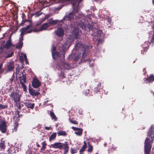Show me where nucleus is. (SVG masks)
I'll return each instance as SVG.
<instances>
[{"instance_id":"a19ab883","label":"nucleus","mask_w":154,"mask_h":154,"mask_svg":"<svg viewBox=\"0 0 154 154\" xmlns=\"http://www.w3.org/2000/svg\"><path fill=\"white\" fill-rule=\"evenodd\" d=\"M152 28L153 30H154V32L150 41V42L151 43H153V42L154 41V25L152 26Z\"/></svg>"},{"instance_id":"338daca9","label":"nucleus","mask_w":154,"mask_h":154,"mask_svg":"<svg viewBox=\"0 0 154 154\" xmlns=\"http://www.w3.org/2000/svg\"><path fill=\"white\" fill-rule=\"evenodd\" d=\"M108 23L110 24V25H111V23H112L111 22V21L109 20H108Z\"/></svg>"},{"instance_id":"2eb2a0df","label":"nucleus","mask_w":154,"mask_h":154,"mask_svg":"<svg viewBox=\"0 0 154 154\" xmlns=\"http://www.w3.org/2000/svg\"><path fill=\"white\" fill-rule=\"evenodd\" d=\"M154 80V75L152 74L150 75L149 76L146 78L145 81L146 83H151Z\"/></svg>"},{"instance_id":"09e8293b","label":"nucleus","mask_w":154,"mask_h":154,"mask_svg":"<svg viewBox=\"0 0 154 154\" xmlns=\"http://www.w3.org/2000/svg\"><path fill=\"white\" fill-rule=\"evenodd\" d=\"M3 65L2 63H0V72H3V70L2 68V67Z\"/></svg>"},{"instance_id":"13d9d810","label":"nucleus","mask_w":154,"mask_h":154,"mask_svg":"<svg viewBox=\"0 0 154 154\" xmlns=\"http://www.w3.org/2000/svg\"><path fill=\"white\" fill-rule=\"evenodd\" d=\"M50 127L46 126L45 127V129L46 130H50Z\"/></svg>"},{"instance_id":"7c9ffc66","label":"nucleus","mask_w":154,"mask_h":154,"mask_svg":"<svg viewBox=\"0 0 154 154\" xmlns=\"http://www.w3.org/2000/svg\"><path fill=\"white\" fill-rule=\"evenodd\" d=\"M56 133H54L51 134L49 138V140L51 141L55 138L56 137Z\"/></svg>"},{"instance_id":"393cba45","label":"nucleus","mask_w":154,"mask_h":154,"mask_svg":"<svg viewBox=\"0 0 154 154\" xmlns=\"http://www.w3.org/2000/svg\"><path fill=\"white\" fill-rule=\"evenodd\" d=\"M52 54L53 58L55 59H56L57 57H60V56L58 52H52Z\"/></svg>"},{"instance_id":"412c9836","label":"nucleus","mask_w":154,"mask_h":154,"mask_svg":"<svg viewBox=\"0 0 154 154\" xmlns=\"http://www.w3.org/2000/svg\"><path fill=\"white\" fill-rule=\"evenodd\" d=\"M48 24L49 25H54L56 24L58 22L57 20H52V19L51 18L48 20Z\"/></svg>"},{"instance_id":"052dcab7","label":"nucleus","mask_w":154,"mask_h":154,"mask_svg":"<svg viewBox=\"0 0 154 154\" xmlns=\"http://www.w3.org/2000/svg\"><path fill=\"white\" fill-rule=\"evenodd\" d=\"M32 32V29H30V30L27 31L26 32L27 33H30Z\"/></svg>"},{"instance_id":"6e6552de","label":"nucleus","mask_w":154,"mask_h":154,"mask_svg":"<svg viewBox=\"0 0 154 154\" xmlns=\"http://www.w3.org/2000/svg\"><path fill=\"white\" fill-rule=\"evenodd\" d=\"M73 29L72 32L73 35L75 39H77L79 37L81 31L76 27H74Z\"/></svg>"},{"instance_id":"58836bf2","label":"nucleus","mask_w":154,"mask_h":154,"mask_svg":"<svg viewBox=\"0 0 154 154\" xmlns=\"http://www.w3.org/2000/svg\"><path fill=\"white\" fill-rule=\"evenodd\" d=\"M14 52L12 51H11L10 54H8L7 56L6 57V58H9L11 57L14 54Z\"/></svg>"},{"instance_id":"2f4dec72","label":"nucleus","mask_w":154,"mask_h":154,"mask_svg":"<svg viewBox=\"0 0 154 154\" xmlns=\"http://www.w3.org/2000/svg\"><path fill=\"white\" fill-rule=\"evenodd\" d=\"M75 47L78 48H81L83 47L84 46L83 44L80 42H76V44L75 45Z\"/></svg>"},{"instance_id":"f03ea898","label":"nucleus","mask_w":154,"mask_h":154,"mask_svg":"<svg viewBox=\"0 0 154 154\" xmlns=\"http://www.w3.org/2000/svg\"><path fill=\"white\" fill-rule=\"evenodd\" d=\"M148 136L150 137L151 140L149 138H146L145 141L144 146L152 147L153 143V139L154 137V125L152 126L148 131Z\"/></svg>"},{"instance_id":"c9c22d12","label":"nucleus","mask_w":154,"mask_h":154,"mask_svg":"<svg viewBox=\"0 0 154 154\" xmlns=\"http://www.w3.org/2000/svg\"><path fill=\"white\" fill-rule=\"evenodd\" d=\"M90 90L89 89H87L86 90H85L82 92V94L85 96L86 95L88 94L89 93Z\"/></svg>"},{"instance_id":"bf43d9fd","label":"nucleus","mask_w":154,"mask_h":154,"mask_svg":"<svg viewBox=\"0 0 154 154\" xmlns=\"http://www.w3.org/2000/svg\"><path fill=\"white\" fill-rule=\"evenodd\" d=\"M23 57H24L25 59V60H26L27 61V57H26V54H23Z\"/></svg>"},{"instance_id":"b1692460","label":"nucleus","mask_w":154,"mask_h":154,"mask_svg":"<svg viewBox=\"0 0 154 154\" xmlns=\"http://www.w3.org/2000/svg\"><path fill=\"white\" fill-rule=\"evenodd\" d=\"M12 44L11 42V39L8 40L5 44V46L6 48H8L12 46Z\"/></svg>"},{"instance_id":"5701e85b","label":"nucleus","mask_w":154,"mask_h":154,"mask_svg":"<svg viewBox=\"0 0 154 154\" xmlns=\"http://www.w3.org/2000/svg\"><path fill=\"white\" fill-rule=\"evenodd\" d=\"M5 141L3 139H2L0 142V148L2 149H5Z\"/></svg>"},{"instance_id":"6ab92c4d","label":"nucleus","mask_w":154,"mask_h":154,"mask_svg":"<svg viewBox=\"0 0 154 154\" xmlns=\"http://www.w3.org/2000/svg\"><path fill=\"white\" fill-rule=\"evenodd\" d=\"M61 65H62L66 69H71L72 68L71 65L69 63L65 62L61 63Z\"/></svg>"},{"instance_id":"4c0bfd02","label":"nucleus","mask_w":154,"mask_h":154,"mask_svg":"<svg viewBox=\"0 0 154 154\" xmlns=\"http://www.w3.org/2000/svg\"><path fill=\"white\" fill-rule=\"evenodd\" d=\"M7 107L8 106L7 105H4L0 104V109H5V108H7Z\"/></svg>"},{"instance_id":"a18cd8bd","label":"nucleus","mask_w":154,"mask_h":154,"mask_svg":"<svg viewBox=\"0 0 154 154\" xmlns=\"http://www.w3.org/2000/svg\"><path fill=\"white\" fill-rule=\"evenodd\" d=\"M28 21V20L27 19H24L22 20V21L20 25H23L25 23Z\"/></svg>"},{"instance_id":"f704fd0d","label":"nucleus","mask_w":154,"mask_h":154,"mask_svg":"<svg viewBox=\"0 0 154 154\" xmlns=\"http://www.w3.org/2000/svg\"><path fill=\"white\" fill-rule=\"evenodd\" d=\"M8 151L9 154H13L15 152L14 149L12 148L9 149L8 150Z\"/></svg>"},{"instance_id":"8fccbe9b","label":"nucleus","mask_w":154,"mask_h":154,"mask_svg":"<svg viewBox=\"0 0 154 154\" xmlns=\"http://www.w3.org/2000/svg\"><path fill=\"white\" fill-rule=\"evenodd\" d=\"M56 48L55 47L53 46L52 48V52H56Z\"/></svg>"},{"instance_id":"39448f33","label":"nucleus","mask_w":154,"mask_h":154,"mask_svg":"<svg viewBox=\"0 0 154 154\" xmlns=\"http://www.w3.org/2000/svg\"><path fill=\"white\" fill-rule=\"evenodd\" d=\"M103 90V88L101 86V83H99L97 85V87H96L94 89V94H97V98L98 99H100L102 97V96L103 94V92L102 91Z\"/></svg>"},{"instance_id":"a211bd4d","label":"nucleus","mask_w":154,"mask_h":154,"mask_svg":"<svg viewBox=\"0 0 154 154\" xmlns=\"http://www.w3.org/2000/svg\"><path fill=\"white\" fill-rule=\"evenodd\" d=\"M19 111L17 110L16 112L17 113V115H18V116L17 115V116H14L13 118V121L15 123H18L20 119L19 117H20V115H19Z\"/></svg>"},{"instance_id":"864d4df0","label":"nucleus","mask_w":154,"mask_h":154,"mask_svg":"<svg viewBox=\"0 0 154 154\" xmlns=\"http://www.w3.org/2000/svg\"><path fill=\"white\" fill-rule=\"evenodd\" d=\"M14 74H13L11 78L10 79L11 82H12L13 81V79H14Z\"/></svg>"},{"instance_id":"0e129e2a","label":"nucleus","mask_w":154,"mask_h":154,"mask_svg":"<svg viewBox=\"0 0 154 154\" xmlns=\"http://www.w3.org/2000/svg\"><path fill=\"white\" fill-rule=\"evenodd\" d=\"M83 146L87 147L86 143L85 141L84 142V145H83Z\"/></svg>"},{"instance_id":"9b49d317","label":"nucleus","mask_w":154,"mask_h":154,"mask_svg":"<svg viewBox=\"0 0 154 154\" xmlns=\"http://www.w3.org/2000/svg\"><path fill=\"white\" fill-rule=\"evenodd\" d=\"M72 129L75 131H77L75 132V133L78 136H81L82 135L83 131V129L82 128H76L73 126L72 127Z\"/></svg>"},{"instance_id":"423d86ee","label":"nucleus","mask_w":154,"mask_h":154,"mask_svg":"<svg viewBox=\"0 0 154 154\" xmlns=\"http://www.w3.org/2000/svg\"><path fill=\"white\" fill-rule=\"evenodd\" d=\"M7 130L6 123L5 120L0 119V131L2 133H5Z\"/></svg>"},{"instance_id":"f3484780","label":"nucleus","mask_w":154,"mask_h":154,"mask_svg":"<svg viewBox=\"0 0 154 154\" xmlns=\"http://www.w3.org/2000/svg\"><path fill=\"white\" fill-rule=\"evenodd\" d=\"M50 25H49L48 23H44L41 27L39 29V30L40 31H42L43 30H45L47 29L49 27Z\"/></svg>"},{"instance_id":"4468645a","label":"nucleus","mask_w":154,"mask_h":154,"mask_svg":"<svg viewBox=\"0 0 154 154\" xmlns=\"http://www.w3.org/2000/svg\"><path fill=\"white\" fill-rule=\"evenodd\" d=\"M149 44L150 43H149V42H146L142 45V46L144 48V49L141 51V53L142 54H144L145 52L149 48Z\"/></svg>"},{"instance_id":"f257e3e1","label":"nucleus","mask_w":154,"mask_h":154,"mask_svg":"<svg viewBox=\"0 0 154 154\" xmlns=\"http://www.w3.org/2000/svg\"><path fill=\"white\" fill-rule=\"evenodd\" d=\"M81 1V0H58L59 2L62 3L67 1H70L72 3V6L73 9V11L72 12L69 13L68 15L65 16L63 19L59 22L63 23L65 21H68V22H66V23H69L71 27L72 26V25H75V24H76L77 25H80L82 29H84L85 30H87L88 29L89 31L91 30L93 31L94 28L92 24L88 23L87 24L84 20H81L80 18H79L77 20L75 18L74 11H77L79 4Z\"/></svg>"},{"instance_id":"c85d7f7f","label":"nucleus","mask_w":154,"mask_h":154,"mask_svg":"<svg viewBox=\"0 0 154 154\" xmlns=\"http://www.w3.org/2000/svg\"><path fill=\"white\" fill-rule=\"evenodd\" d=\"M57 134L58 136H66L67 134L66 131H60L57 132Z\"/></svg>"},{"instance_id":"e433bc0d","label":"nucleus","mask_w":154,"mask_h":154,"mask_svg":"<svg viewBox=\"0 0 154 154\" xmlns=\"http://www.w3.org/2000/svg\"><path fill=\"white\" fill-rule=\"evenodd\" d=\"M71 153L72 154L75 153L77 152V149L75 148H71Z\"/></svg>"},{"instance_id":"1a4fd4ad","label":"nucleus","mask_w":154,"mask_h":154,"mask_svg":"<svg viewBox=\"0 0 154 154\" xmlns=\"http://www.w3.org/2000/svg\"><path fill=\"white\" fill-rule=\"evenodd\" d=\"M41 85V83L39 80L36 78H34L32 82V85L34 88H37L39 87Z\"/></svg>"},{"instance_id":"aec40b11","label":"nucleus","mask_w":154,"mask_h":154,"mask_svg":"<svg viewBox=\"0 0 154 154\" xmlns=\"http://www.w3.org/2000/svg\"><path fill=\"white\" fill-rule=\"evenodd\" d=\"M31 27V26L30 25H27L26 27H23L21 28L20 29V32H22V33H25Z\"/></svg>"},{"instance_id":"4be33fe9","label":"nucleus","mask_w":154,"mask_h":154,"mask_svg":"<svg viewBox=\"0 0 154 154\" xmlns=\"http://www.w3.org/2000/svg\"><path fill=\"white\" fill-rule=\"evenodd\" d=\"M151 149V147L144 146V154H149Z\"/></svg>"},{"instance_id":"3c124183","label":"nucleus","mask_w":154,"mask_h":154,"mask_svg":"<svg viewBox=\"0 0 154 154\" xmlns=\"http://www.w3.org/2000/svg\"><path fill=\"white\" fill-rule=\"evenodd\" d=\"M21 33L20 34V36L21 37V38L20 40H23V36H24V35L25 34L24 33H22V32H21Z\"/></svg>"},{"instance_id":"9d476101","label":"nucleus","mask_w":154,"mask_h":154,"mask_svg":"<svg viewBox=\"0 0 154 154\" xmlns=\"http://www.w3.org/2000/svg\"><path fill=\"white\" fill-rule=\"evenodd\" d=\"M55 33L59 37H61L63 36L64 35V30L61 27L58 28L55 31Z\"/></svg>"},{"instance_id":"e2e57ef3","label":"nucleus","mask_w":154,"mask_h":154,"mask_svg":"<svg viewBox=\"0 0 154 154\" xmlns=\"http://www.w3.org/2000/svg\"><path fill=\"white\" fill-rule=\"evenodd\" d=\"M79 57L76 56L74 59V60L76 61L78 60Z\"/></svg>"},{"instance_id":"774afa93","label":"nucleus","mask_w":154,"mask_h":154,"mask_svg":"<svg viewBox=\"0 0 154 154\" xmlns=\"http://www.w3.org/2000/svg\"><path fill=\"white\" fill-rule=\"evenodd\" d=\"M41 23H42V22H41L40 23H37V24H36V25L37 26H38L40 25Z\"/></svg>"},{"instance_id":"a878e982","label":"nucleus","mask_w":154,"mask_h":154,"mask_svg":"<svg viewBox=\"0 0 154 154\" xmlns=\"http://www.w3.org/2000/svg\"><path fill=\"white\" fill-rule=\"evenodd\" d=\"M23 45V42L22 40H20L17 45L16 47V48L17 49H20L21 48Z\"/></svg>"},{"instance_id":"cd10ccee","label":"nucleus","mask_w":154,"mask_h":154,"mask_svg":"<svg viewBox=\"0 0 154 154\" xmlns=\"http://www.w3.org/2000/svg\"><path fill=\"white\" fill-rule=\"evenodd\" d=\"M50 116L51 117L52 119H54L55 121L57 120V119L54 112L52 111H50Z\"/></svg>"},{"instance_id":"c03bdc74","label":"nucleus","mask_w":154,"mask_h":154,"mask_svg":"<svg viewBox=\"0 0 154 154\" xmlns=\"http://www.w3.org/2000/svg\"><path fill=\"white\" fill-rule=\"evenodd\" d=\"M70 121L72 123L74 124H78V122L75 120H72L71 119H70Z\"/></svg>"},{"instance_id":"79ce46f5","label":"nucleus","mask_w":154,"mask_h":154,"mask_svg":"<svg viewBox=\"0 0 154 154\" xmlns=\"http://www.w3.org/2000/svg\"><path fill=\"white\" fill-rule=\"evenodd\" d=\"M60 77L62 78V79H63L65 77V74L62 71H61V74L60 75Z\"/></svg>"},{"instance_id":"de8ad7c7","label":"nucleus","mask_w":154,"mask_h":154,"mask_svg":"<svg viewBox=\"0 0 154 154\" xmlns=\"http://www.w3.org/2000/svg\"><path fill=\"white\" fill-rule=\"evenodd\" d=\"M32 32H38L39 31H40L39 30V29H32Z\"/></svg>"},{"instance_id":"c756f323","label":"nucleus","mask_w":154,"mask_h":154,"mask_svg":"<svg viewBox=\"0 0 154 154\" xmlns=\"http://www.w3.org/2000/svg\"><path fill=\"white\" fill-rule=\"evenodd\" d=\"M8 70L11 71L14 69V63L13 62H11L8 65Z\"/></svg>"},{"instance_id":"0eeeda50","label":"nucleus","mask_w":154,"mask_h":154,"mask_svg":"<svg viewBox=\"0 0 154 154\" xmlns=\"http://www.w3.org/2000/svg\"><path fill=\"white\" fill-rule=\"evenodd\" d=\"M87 53V51H86V49H84L83 52L82 53V58L86 62L87 61L88 63V64L89 66L90 67H92L94 65V61H93L92 59H88L85 60V57L86 56Z\"/></svg>"},{"instance_id":"7ed1b4c3","label":"nucleus","mask_w":154,"mask_h":154,"mask_svg":"<svg viewBox=\"0 0 154 154\" xmlns=\"http://www.w3.org/2000/svg\"><path fill=\"white\" fill-rule=\"evenodd\" d=\"M51 146L54 149H59L60 150L63 149L64 150L63 154H66L69 151V146L67 142H65L64 143L60 142L55 143L53 144H51Z\"/></svg>"},{"instance_id":"72a5a7b5","label":"nucleus","mask_w":154,"mask_h":154,"mask_svg":"<svg viewBox=\"0 0 154 154\" xmlns=\"http://www.w3.org/2000/svg\"><path fill=\"white\" fill-rule=\"evenodd\" d=\"M46 142L44 141L42 143V146L41 149L42 150L45 149L46 148Z\"/></svg>"},{"instance_id":"37998d69","label":"nucleus","mask_w":154,"mask_h":154,"mask_svg":"<svg viewBox=\"0 0 154 154\" xmlns=\"http://www.w3.org/2000/svg\"><path fill=\"white\" fill-rule=\"evenodd\" d=\"M86 148H87V147L85 146H83L82 147L81 149H80L79 152H80L81 151H83V152H84L85 150L86 149Z\"/></svg>"},{"instance_id":"6e6d98bb","label":"nucleus","mask_w":154,"mask_h":154,"mask_svg":"<svg viewBox=\"0 0 154 154\" xmlns=\"http://www.w3.org/2000/svg\"><path fill=\"white\" fill-rule=\"evenodd\" d=\"M51 16V15L50 14H48L47 15H45V17L46 19H48V18L50 17Z\"/></svg>"},{"instance_id":"f8f14e48","label":"nucleus","mask_w":154,"mask_h":154,"mask_svg":"<svg viewBox=\"0 0 154 154\" xmlns=\"http://www.w3.org/2000/svg\"><path fill=\"white\" fill-rule=\"evenodd\" d=\"M29 94L32 97L35 96H37L40 94V93L37 91H36L35 90L32 88L30 89V87L29 88Z\"/></svg>"},{"instance_id":"bb28decb","label":"nucleus","mask_w":154,"mask_h":154,"mask_svg":"<svg viewBox=\"0 0 154 154\" xmlns=\"http://www.w3.org/2000/svg\"><path fill=\"white\" fill-rule=\"evenodd\" d=\"M88 148L87 151L88 152H91L93 150V146L89 142H88Z\"/></svg>"},{"instance_id":"680f3d73","label":"nucleus","mask_w":154,"mask_h":154,"mask_svg":"<svg viewBox=\"0 0 154 154\" xmlns=\"http://www.w3.org/2000/svg\"><path fill=\"white\" fill-rule=\"evenodd\" d=\"M46 18L45 17L44 18H43L41 20V22L42 23L44 22L45 21V20H46Z\"/></svg>"},{"instance_id":"ddd939ff","label":"nucleus","mask_w":154,"mask_h":154,"mask_svg":"<svg viewBox=\"0 0 154 154\" xmlns=\"http://www.w3.org/2000/svg\"><path fill=\"white\" fill-rule=\"evenodd\" d=\"M19 79L20 84H22V83H26V73L24 74L23 72L22 75L20 76L19 77Z\"/></svg>"},{"instance_id":"49530a36","label":"nucleus","mask_w":154,"mask_h":154,"mask_svg":"<svg viewBox=\"0 0 154 154\" xmlns=\"http://www.w3.org/2000/svg\"><path fill=\"white\" fill-rule=\"evenodd\" d=\"M42 14V12H40V11L37 12L35 13L36 16L38 17Z\"/></svg>"},{"instance_id":"5fc2aeb1","label":"nucleus","mask_w":154,"mask_h":154,"mask_svg":"<svg viewBox=\"0 0 154 154\" xmlns=\"http://www.w3.org/2000/svg\"><path fill=\"white\" fill-rule=\"evenodd\" d=\"M65 49H63L62 51V54H63V56L64 57L65 54Z\"/></svg>"},{"instance_id":"69168bd1","label":"nucleus","mask_w":154,"mask_h":154,"mask_svg":"<svg viewBox=\"0 0 154 154\" xmlns=\"http://www.w3.org/2000/svg\"><path fill=\"white\" fill-rule=\"evenodd\" d=\"M61 8V7H58V8H55V9L56 10H60Z\"/></svg>"},{"instance_id":"ea45409f","label":"nucleus","mask_w":154,"mask_h":154,"mask_svg":"<svg viewBox=\"0 0 154 154\" xmlns=\"http://www.w3.org/2000/svg\"><path fill=\"white\" fill-rule=\"evenodd\" d=\"M22 83V84H21L22 85V87L23 88V90L25 91H26L27 87L26 86V85H25V83Z\"/></svg>"},{"instance_id":"dca6fc26","label":"nucleus","mask_w":154,"mask_h":154,"mask_svg":"<svg viewBox=\"0 0 154 154\" xmlns=\"http://www.w3.org/2000/svg\"><path fill=\"white\" fill-rule=\"evenodd\" d=\"M24 103L28 108H30L32 109H33L34 108L35 106V104L34 103H32L28 101V102Z\"/></svg>"},{"instance_id":"4d7b16f0","label":"nucleus","mask_w":154,"mask_h":154,"mask_svg":"<svg viewBox=\"0 0 154 154\" xmlns=\"http://www.w3.org/2000/svg\"><path fill=\"white\" fill-rule=\"evenodd\" d=\"M22 112L24 113L26 112L27 111L26 110V109L25 108H23L22 110Z\"/></svg>"},{"instance_id":"603ef678","label":"nucleus","mask_w":154,"mask_h":154,"mask_svg":"<svg viewBox=\"0 0 154 154\" xmlns=\"http://www.w3.org/2000/svg\"><path fill=\"white\" fill-rule=\"evenodd\" d=\"M19 103L20 102L18 103L17 104H16V105H17V106L18 109L20 110L21 108V106Z\"/></svg>"},{"instance_id":"473e14b6","label":"nucleus","mask_w":154,"mask_h":154,"mask_svg":"<svg viewBox=\"0 0 154 154\" xmlns=\"http://www.w3.org/2000/svg\"><path fill=\"white\" fill-rule=\"evenodd\" d=\"M18 126V123L17 122H16L14 123V130L15 131H16L17 130V127Z\"/></svg>"},{"instance_id":"20e7f679","label":"nucleus","mask_w":154,"mask_h":154,"mask_svg":"<svg viewBox=\"0 0 154 154\" xmlns=\"http://www.w3.org/2000/svg\"><path fill=\"white\" fill-rule=\"evenodd\" d=\"M10 96L12 100H13L16 104L19 103L20 101V97L19 93L16 91L14 90L10 94Z\"/></svg>"}]
</instances>
